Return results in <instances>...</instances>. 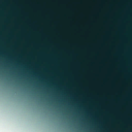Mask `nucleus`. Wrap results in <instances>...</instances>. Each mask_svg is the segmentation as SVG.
<instances>
[{
    "instance_id": "f257e3e1",
    "label": "nucleus",
    "mask_w": 132,
    "mask_h": 132,
    "mask_svg": "<svg viewBox=\"0 0 132 132\" xmlns=\"http://www.w3.org/2000/svg\"><path fill=\"white\" fill-rule=\"evenodd\" d=\"M71 64L75 66L73 72L74 73L77 75L75 77V80H77V82L79 83V86L81 88H83L85 92L88 93L89 91V87H85L84 88L83 87L82 83L80 81V79L81 77H79L78 76V75L80 73L79 72V70L80 69V62L77 60L76 62H73L71 63Z\"/></svg>"
},
{
    "instance_id": "f03ea898",
    "label": "nucleus",
    "mask_w": 132,
    "mask_h": 132,
    "mask_svg": "<svg viewBox=\"0 0 132 132\" xmlns=\"http://www.w3.org/2000/svg\"><path fill=\"white\" fill-rule=\"evenodd\" d=\"M123 98L122 100L119 99V103L118 104L117 107L116 108H114L113 109H108L106 110V111H110L112 113H116L118 115L117 117L119 119H123L122 118H121V116L123 117L124 116L126 115L125 114H123L120 111L119 109L121 108V105H124L125 104L126 102L125 99L127 98V96H123Z\"/></svg>"
},
{
    "instance_id": "7ed1b4c3",
    "label": "nucleus",
    "mask_w": 132,
    "mask_h": 132,
    "mask_svg": "<svg viewBox=\"0 0 132 132\" xmlns=\"http://www.w3.org/2000/svg\"><path fill=\"white\" fill-rule=\"evenodd\" d=\"M89 96L91 97L92 99H95L97 100L101 101V102L99 104L100 105H105L104 101H109L113 103H115L116 100L113 98L111 100L108 99L107 97L105 96H104L103 97H99L98 95H94L92 93H90Z\"/></svg>"
},
{
    "instance_id": "20e7f679",
    "label": "nucleus",
    "mask_w": 132,
    "mask_h": 132,
    "mask_svg": "<svg viewBox=\"0 0 132 132\" xmlns=\"http://www.w3.org/2000/svg\"><path fill=\"white\" fill-rule=\"evenodd\" d=\"M54 45L59 49L64 50L67 54H72L73 59L74 60L76 59L77 56L78 55V54L75 53V51L74 50H73L72 52H71L70 50H67L65 47H61L60 45V43H55L54 44Z\"/></svg>"
},
{
    "instance_id": "39448f33",
    "label": "nucleus",
    "mask_w": 132,
    "mask_h": 132,
    "mask_svg": "<svg viewBox=\"0 0 132 132\" xmlns=\"http://www.w3.org/2000/svg\"><path fill=\"white\" fill-rule=\"evenodd\" d=\"M31 19H28L27 20L25 21L29 25L30 27L32 29L36 31L37 30L38 27L39 26V25L38 24H35V23L37 22V21H35L34 22L32 23H31Z\"/></svg>"
},
{
    "instance_id": "423d86ee",
    "label": "nucleus",
    "mask_w": 132,
    "mask_h": 132,
    "mask_svg": "<svg viewBox=\"0 0 132 132\" xmlns=\"http://www.w3.org/2000/svg\"><path fill=\"white\" fill-rule=\"evenodd\" d=\"M116 55H119V58L118 59V60H117L116 61H120V60H121L122 62V63L120 65H119L118 66L119 67H122L123 66H124L125 69H127L128 67L127 66H126L125 62H123L125 61V60H124L123 56H122L121 54H119V52L117 53Z\"/></svg>"
},
{
    "instance_id": "0eeeda50",
    "label": "nucleus",
    "mask_w": 132,
    "mask_h": 132,
    "mask_svg": "<svg viewBox=\"0 0 132 132\" xmlns=\"http://www.w3.org/2000/svg\"><path fill=\"white\" fill-rule=\"evenodd\" d=\"M39 32L42 34V37L44 39H45L46 37H49V35H46V34L44 32V29L43 27H42L41 29L39 30Z\"/></svg>"
},
{
    "instance_id": "6e6552de",
    "label": "nucleus",
    "mask_w": 132,
    "mask_h": 132,
    "mask_svg": "<svg viewBox=\"0 0 132 132\" xmlns=\"http://www.w3.org/2000/svg\"><path fill=\"white\" fill-rule=\"evenodd\" d=\"M131 4H129L127 6V9L125 10L124 11V12H126L128 14H132V13L130 12V10L129 8H131Z\"/></svg>"
},
{
    "instance_id": "1a4fd4ad",
    "label": "nucleus",
    "mask_w": 132,
    "mask_h": 132,
    "mask_svg": "<svg viewBox=\"0 0 132 132\" xmlns=\"http://www.w3.org/2000/svg\"><path fill=\"white\" fill-rule=\"evenodd\" d=\"M120 29L123 32H126V26L125 24L123 23H122L121 26L120 28Z\"/></svg>"
},
{
    "instance_id": "9d476101",
    "label": "nucleus",
    "mask_w": 132,
    "mask_h": 132,
    "mask_svg": "<svg viewBox=\"0 0 132 132\" xmlns=\"http://www.w3.org/2000/svg\"><path fill=\"white\" fill-rule=\"evenodd\" d=\"M21 14L25 16H29V13L28 12H26L24 10H22Z\"/></svg>"
},
{
    "instance_id": "9b49d317",
    "label": "nucleus",
    "mask_w": 132,
    "mask_h": 132,
    "mask_svg": "<svg viewBox=\"0 0 132 132\" xmlns=\"http://www.w3.org/2000/svg\"><path fill=\"white\" fill-rule=\"evenodd\" d=\"M61 59L63 61L64 63L65 64H66V67L67 69L68 68V61L65 58H61Z\"/></svg>"
},
{
    "instance_id": "f8f14e48",
    "label": "nucleus",
    "mask_w": 132,
    "mask_h": 132,
    "mask_svg": "<svg viewBox=\"0 0 132 132\" xmlns=\"http://www.w3.org/2000/svg\"><path fill=\"white\" fill-rule=\"evenodd\" d=\"M123 41L127 43L128 41V38L125 36L123 35Z\"/></svg>"
},
{
    "instance_id": "ddd939ff",
    "label": "nucleus",
    "mask_w": 132,
    "mask_h": 132,
    "mask_svg": "<svg viewBox=\"0 0 132 132\" xmlns=\"http://www.w3.org/2000/svg\"><path fill=\"white\" fill-rule=\"evenodd\" d=\"M21 27L22 31L24 32H26L27 31V30L25 29V27L22 25H21Z\"/></svg>"
},
{
    "instance_id": "4468645a",
    "label": "nucleus",
    "mask_w": 132,
    "mask_h": 132,
    "mask_svg": "<svg viewBox=\"0 0 132 132\" xmlns=\"http://www.w3.org/2000/svg\"><path fill=\"white\" fill-rule=\"evenodd\" d=\"M32 43L34 44L35 46L36 47L41 46V45L40 44H36L34 42H32Z\"/></svg>"
},
{
    "instance_id": "2eb2a0df",
    "label": "nucleus",
    "mask_w": 132,
    "mask_h": 132,
    "mask_svg": "<svg viewBox=\"0 0 132 132\" xmlns=\"http://www.w3.org/2000/svg\"><path fill=\"white\" fill-rule=\"evenodd\" d=\"M105 0H101L102 1V4L100 5V6H101L102 7H103V5L105 4Z\"/></svg>"
},
{
    "instance_id": "dca6fc26",
    "label": "nucleus",
    "mask_w": 132,
    "mask_h": 132,
    "mask_svg": "<svg viewBox=\"0 0 132 132\" xmlns=\"http://www.w3.org/2000/svg\"><path fill=\"white\" fill-rule=\"evenodd\" d=\"M19 6L20 8L21 9H23L25 8L24 6L22 4H19Z\"/></svg>"
},
{
    "instance_id": "f3484780",
    "label": "nucleus",
    "mask_w": 132,
    "mask_h": 132,
    "mask_svg": "<svg viewBox=\"0 0 132 132\" xmlns=\"http://www.w3.org/2000/svg\"><path fill=\"white\" fill-rule=\"evenodd\" d=\"M25 36L26 39H30V34H28L27 36Z\"/></svg>"
},
{
    "instance_id": "a211bd4d",
    "label": "nucleus",
    "mask_w": 132,
    "mask_h": 132,
    "mask_svg": "<svg viewBox=\"0 0 132 132\" xmlns=\"http://www.w3.org/2000/svg\"><path fill=\"white\" fill-rule=\"evenodd\" d=\"M48 41L51 43H54V42L52 40V38L51 37H50V39H48Z\"/></svg>"
},
{
    "instance_id": "6ab92c4d",
    "label": "nucleus",
    "mask_w": 132,
    "mask_h": 132,
    "mask_svg": "<svg viewBox=\"0 0 132 132\" xmlns=\"http://www.w3.org/2000/svg\"><path fill=\"white\" fill-rule=\"evenodd\" d=\"M13 2H15L16 4H19V1L18 0H12Z\"/></svg>"
},
{
    "instance_id": "aec40b11",
    "label": "nucleus",
    "mask_w": 132,
    "mask_h": 132,
    "mask_svg": "<svg viewBox=\"0 0 132 132\" xmlns=\"http://www.w3.org/2000/svg\"><path fill=\"white\" fill-rule=\"evenodd\" d=\"M11 9L12 10H15L16 9V7H15L11 5Z\"/></svg>"
},
{
    "instance_id": "412c9836",
    "label": "nucleus",
    "mask_w": 132,
    "mask_h": 132,
    "mask_svg": "<svg viewBox=\"0 0 132 132\" xmlns=\"http://www.w3.org/2000/svg\"><path fill=\"white\" fill-rule=\"evenodd\" d=\"M131 75H130L129 74H128L126 76H125V77H131Z\"/></svg>"
},
{
    "instance_id": "4be33fe9",
    "label": "nucleus",
    "mask_w": 132,
    "mask_h": 132,
    "mask_svg": "<svg viewBox=\"0 0 132 132\" xmlns=\"http://www.w3.org/2000/svg\"><path fill=\"white\" fill-rule=\"evenodd\" d=\"M15 26H17V27H18V26H19V24L18 23L16 22V19L15 20Z\"/></svg>"
},
{
    "instance_id": "5701e85b",
    "label": "nucleus",
    "mask_w": 132,
    "mask_h": 132,
    "mask_svg": "<svg viewBox=\"0 0 132 132\" xmlns=\"http://www.w3.org/2000/svg\"><path fill=\"white\" fill-rule=\"evenodd\" d=\"M43 46L44 47H47V48H49L50 47V46H47L45 44H44Z\"/></svg>"
},
{
    "instance_id": "b1692460",
    "label": "nucleus",
    "mask_w": 132,
    "mask_h": 132,
    "mask_svg": "<svg viewBox=\"0 0 132 132\" xmlns=\"http://www.w3.org/2000/svg\"><path fill=\"white\" fill-rule=\"evenodd\" d=\"M127 15H124L123 16V19L126 18H127Z\"/></svg>"
},
{
    "instance_id": "393cba45",
    "label": "nucleus",
    "mask_w": 132,
    "mask_h": 132,
    "mask_svg": "<svg viewBox=\"0 0 132 132\" xmlns=\"http://www.w3.org/2000/svg\"><path fill=\"white\" fill-rule=\"evenodd\" d=\"M94 16H95L99 17V13H97L96 14L94 15Z\"/></svg>"
},
{
    "instance_id": "a878e982",
    "label": "nucleus",
    "mask_w": 132,
    "mask_h": 132,
    "mask_svg": "<svg viewBox=\"0 0 132 132\" xmlns=\"http://www.w3.org/2000/svg\"><path fill=\"white\" fill-rule=\"evenodd\" d=\"M13 15H14V16H18V13H14Z\"/></svg>"
},
{
    "instance_id": "bb28decb",
    "label": "nucleus",
    "mask_w": 132,
    "mask_h": 132,
    "mask_svg": "<svg viewBox=\"0 0 132 132\" xmlns=\"http://www.w3.org/2000/svg\"><path fill=\"white\" fill-rule=\"evenodd\" d=\"M0 39H2L3 40H4V39H6V38L5 37H3L2 36H1L0 37Z\"/></svg>"
},
{
    "instance_id": "cd10ccee",
    "label": "nucleus",
    "mask_w": 132,
    "mask_h": 132,
    "mask_svg": "<svg viewBox=\"0 0 132 132\" xmlns=\"http://www.w3.org/2000/svg\"><path fill=\"white\" fill-rule=\"evenodd\" d=\"M66 90H69V89H68L67 88V87H66V86H62Z\"/></svg>"
},
{
    "instance_id": "c85d7f7f",
    "label": "nucleus",
    "mask_w": 132,
    "mask_h": 132,
    "mask_svg": "<svg viewBox=\"0 0 132 132\" xmlns=\"http://www.w3.org/2000/svg\"><path fill=\"white\" fill-rule=\"evenodd\" d=\"M22 59L23 60H25V61H28V60H27V59L26 58H22Z\"/></svg>"
},
{
    "instance_id": "c756f323",
    "label": "nucleus",
    "mask_w": 132,
    "mask_h": 132,
    "mask_svg": "<svg viewBox=\"0 0 132 132\" xmlns=\"http://www.w3.org/2000/svg\"><path fill=\"white\" fill-rule=\"evenodd\" d=\"M130 93H132V88H131L130 89Z\"/></svg>"
},
{
    "instance_id": "7c9ffc66",
    "label": "nucleus",
    "mask_w": 132,
    "mask_h": 132,
    "mask_svg": "<svg viewBox=\"0 0 132 132\" xmlns=\"http://www.w3.org/2000/svg\"><path fill=\"white\" fill-rule=\"evenodd\" d=\"M28 54L29 55H31L32 54V52H30L28 53Z\"/></svg>"
},
{
    "instance_id": "2f4dec72",
    "label": "nucleus",
    "mask_w": 132,
    "mask_h": 132,
    "mask_svg": "<svg viewBox=\"0 0 132 132\" xmlns=\"http://www.w3.org/2000/svg\"><path fill=\"white\" fill-rule=\"evenodd\" d=\"M119 46H123V44L121 43L119 45Z\"/></svg>"
},
{
    "instance_id": "473e14b6",
    "label": "nucleus",
    "mask_w": 132,
    "mask_h": 132,
    "mask_svg": "<svg viewBox=\"0 0 132 132\" xmlns=\"http://www.w3.org/2000/svg\"><path fill=\"white\" fill-rule=\"evenodd\" d=\"M42 76H43L44 77L43 78L44 79H45V78H46L44 76V75L43 74L42 75Z\"/></svg>"
},
{
    "instance_id": "72a5a7b5",
    "label": "nucleus",
    "mask_w": 132,
    "mask_h": 132,
    "mask_svg": "<svg viewBox=\"0 0 132 132\" xmlns=\"http://www.w3.org/2000/svg\"><path fill=\"white\" fill-rule=\"evenodd\" d=\"M48 74H50L51 76H52L53 75L52 73H49Z\"/></svg>"
},
{
    "instance_id": "f704fd0d",
    "label": "nucleus",
    "mask_w": 132,
    "mask_h": 132,
    "mask_svg": "<svg viewBox=\"0 0 132 132\" xmlns=\"http://www.w3.org/2000/svg\"><path fill=\"white\" fill-rule=\"evenodd\" d=\"M56 31L57 32H60V31H59L57 29H56Z\"/></svg>"
},
{
    "instance_id": "c9c22d12",
    "label": "nucleus",
    "mask_w": 132,
    "mask_h": 132,
    "mask_svg": "<svg viewBox=\"0 0 132 132\" xmlns=\"http://www.w3.org/2000/svg\"><path fill=\"white\" fill-rule=\"evenodd\" d=\"M118 132H122V130H118Z\"/></svg>"
},
{
    "instance_id": "e433bc0d",
    "label": "nucleus",
    "mask_w": 132,
    "mask_h": 132,
    "mask_svg": "<svg viewBox=\"0 0 132 132\" xmlns=\"http://www.w3.org/2000/svg\"><path fill=\"white\" fill-rule=\"evenodd\" d=\"M31 64L32 65H34V62H32L31 63Z\"/></svg>"
},
{
    "instance_id": "4c0bfd02",
    "label": "nucleus",
    "mask_w": 132,
    "mask_h": 132,
    "mask_svg": "<svg viewBox=\"0 0 132 132\" xmlns=\"http://www.w3.org/2000/svg\"><path fill=\"white\" fill-rule=\"evenodd\" d=\"M54 23L55 24H57V22H54Z\"/></svg>"
},
{
    "instance_id": "58836bf2",
    "label": "nucleus",
    "mask_w": 132,
    "mask_h": 132,
    "mask_svg": "<svg viewBox=\"0 0 132 132\" xmlns=\"http://www.w3.org/2000/svg\"><path fill=\"white\" fill-rule=\"evenodd\" d=\"M0 47L2 49H3V48L2 46H0Z\"/></svg>"
},
{
    "instance_id": "ea45409f",
    "label": "nucleus",
    "mask_w": 132,
    "mask_h": 132,
    "mask_svg": "<svg viewBox=\"0 0 132 132\" xmlns=\"http://www.w3.org/2000/svg\"><path fill=\"white\" fill-rule=\"evenodd\" d=\"M5 2H8V0H5Z\"/></svg>"
},
{
    "instance_id": "a19ab883",
    "label": "nucleus",
    "mask_w": 132,
    "mask_h": 132,
    "mask_svg": "<svg viewBox=\"0 0 132 132\" xmlns=\"http://www.w3.org/2000/svg\"><path fill=\"white\" fill-rule=\"evenodd\" d=\"M96 21V20H94L93 21V22H95Z\"/></svg>"
},
{
    "instance_id": "79ce46f5",
    "label": "nucleus",
    "mask_w": 132,
    "mask_h": 132,
    "mask_svg": "<svg viewBox=\"0 0 132 132\" xmlns=\"http://www.w3.org/2000/svg\"><path fill=\"white\" fill-rule=\"evenodd\" d=\"M131 86L132 87V81H131Z\"/></svg>"
},
{
    "instance_id": "37998d69",
    "label": "nucleus",
    "mask_w": 132,
    "mask_h": 132,
    "mask_svg": "<svg viewBox=\"0 0 132 132\" xmlns=\"http://www.w3.org/2000/svg\"><path fill=\"white\" fill-rule=\"evenodd\" d=\"M81 15L82 16H84V15L83 14H82V13L81 14Z\"/></svg>"
},
{
    "instance_id": "c03bdc74",
    "label": "nucleus",
    "mask_w": 132,
    "mask_h": 132,
    "mask_svg": "<svg viewBox=\"0 0 132 132\" xmlns=\"http://www.w3.org/2000/svg\"><path fill=\"white\" fill-rule=\"evenodd\" d=\"M30 4H32V2H30Z\"/></svg>"
},
{
    "instance_id": "a18cd8bd",
    "label": "nucleus",
    "mask_w": 132,
    "mask_h": 132,
    "mask_svg": "<svg viewBox=\"0 0 132 132\" xmlns=\"http://www.w3.org/2000/svg\"><path fill=\"white\" fill-rule=\"evenodd\" d=\"M99 11L101 12V9H99Z\"/></svg>"
},
{
    "instance_id": "49530a36",
    "label": "nucleus",
    "mask_w": 132,
    "mask_h": 132,
    "mask_svg": "<svg viewBox=\"0 0 132 132\" xmlns=\"http://www.w3.org/2000/svg\"><path fill=\"white\" fill-rule=\"evenodd\" d=\"M42 67V68H45V67H44H44Z\"/></svg>"
},
{
    "instance_id": "de8ad7c7",
    "label": "nucleus",
    "mask_w": 132,
    "mask_h": 132,
    "mask_svg": "<svg viewBox=\"0 0 132 132\" xmlns=\"http://www.w3.org/2000/svg\"><path fill=\"white\" fill-rule=\"evenodd\" d=\"M8 21V20L7 19L6 21H5V22H7Z\"/></svg>"
},
{
    "instance_id": "09e8293b",
    "label": "nucleus",
    "mask_w": 132,
    "mask_h": 132,
    "mask_svg": "<svg viewBox=\"0 0 132 132\" xmlns=\"http://www.w3.org/2000/svg\"><path fill=\"white\" fill-rule=\"evenodd\" d=\"M22 18V19H24V17H22L21 18Z\"/></svg>"
},
{
    "instance_id": "8fccbe9b",
    "label": "nucleus",
    "mask_w": 132,
    "mask_h": 132,
    "mask_svg": "<svg viewBox=\"0 0 132 132\" xmlns=\"http://www.w3.org/2000/svg\"><path fill=\"white\" fill-rule=\"evenodd\" d=\"M71 9H73L72 8V6H71ZM74 9H73V10H74Z\"/></svg>"
},
{
    "instance_id": "3c124183",
    "label": "nucleus",
    "mask_w": 132,
    "mask_h": 132,
    "mask_svg": "<svg viewBox=\"0 0 132 132\" xmlns=\"http://www.w3.org/2000/svg\"><path fill=\"white\" fill-rule=\"evenodd\" d=\"M13 59H15L16 58L15 57H12Z\"/></svg>"
},
{
    "instance_id": "603ef678",
    "label": "nucleus",
    "mask_w": 132,
    "mask_h": 132,
    "mask_svg": "<svg viewBox=\"0 0 132 132\" xmlns=\"http://www.w3.org/2000/svg\"><path fill=\"white\" fill-rule=\"evenodd\" d=\"M6 55H9V54H6Z\"/></svg>"
},
{
    "instance_id": "864d4df0",
    "label": "nucleus",
    "mask_w": 132,
    "mask_h": 132,
    "mask_svg": "<svg viewBox=\"0 0 132 132\" xmlns=\"http://www.w3.org/2000/svg\"><path fill=\"white\" fill-rule=\"evenodd\" d=\"M60 55L61 56H62V54L61 53L60 54Z\"/></svg>"
},
{
    "instance_id": "5fc2aeb1",
    "label": "nucleus",
    "mask_w": 132,
    "mask_h": 132,
    "mask_svg": "<svg viewBox=\"0 0 132 132\" xmlns=\"http://www.w3.org/2000/svg\"><path fill=\"white\" fill-rule=\"evenodd\" d=\"M120 22H122V20H120Z\"/></svg>"
},
{
    "instance_id": "6e6d98bb",
    "label": "nucleus",
    "mask_w": 132,
    "mask_h": 132,
    "mask_svg": "<svg viewBox=\"0 0 132 132\" xmlns=\"http://www.w3.org/2000/svg\"><path fill=\"white\" fill-rule=\"evenodd\" d=\"M13 37H15V36H13Z\"/></svg>"
},
{
    "instance_id": "4d7b16f0",
    "label": "nucleus",
    "mask_w": 132,
    "mask_h": 132,
    "mask_svg": "<svg viewBox=\"0 0 132 132\" xmlns=\"http://www.w3.org/2000/svg\"><path fill=\"white\" fill-rule=\"evenodd\" d=\"M124 70H125V69L123 70H122V71H124Z\"/></svg>"
},
{
    "instance_id": "13d9d810",
    "label": "nucleus",
    "mask_w": 132,
    "mask_h": 132,
    "mask_svg": "<svg viewBox=\"0 0 132 132\" xmlns=\"http://www.w3.org/2000/svg\"><path fill=\"white\" fill-rule=\"evenodd\" d=\"M55 79L56 80V78H55Z\"/></svg>"
},
{
    "instance_id": "bf43d9fd",
    "label": "nucleus",
    "mask_w": 132,
    "mask_h": 132,
    "mask_svg": "<svg viewBox=\"0 0 132 132\" xmlns=\"http://www.w3.org/2000/svg\"><path fill=\"white\" fill-rule=\"evenodd\" d=\"M44 15L45 16H46L45 15V14H44Z\"/></svg>"
},
{
    "instance_id": "052dcab7",
    "label": "nucleus",
    "mask_w": 132,
    "mask_h": 132,
    "mask_svg": "<svg viewBox=\"0 0 132 132\" xmlns=\"http://www.w3.org/2000/svg\"><path fill=\"white\" fill-rule=\"evenodd\" d=\"M130 1H131V2H132V0H130Z\"/></svg>"
},
{
    "instance_id": "680f3d73",
    "label": "nucleus",
    "mask_w": 132,
    "mask_h": 132,
    "mask_svg": "<svg viewBox=\"0 0 132 132\" xmlns=\"http://www.w3.org/2000/svg\"><path fill=\"white\" fill-rule=\"evenodd\" d=\"M78 23L79 24H80L79 23V22H78Z\"/></svg>"
},
{
    "instance_id": "e2e57ef3",
    "label": "nucleus",
    "mask_w": 132,
    "mask_h": 132,
    "mask_svg": "<svg viewBox=\"0 0 132 132\" xmlns=\"http://www.w3.org/2000/svg\"><path fill=\"white\" fill-rule=\"evenodd\" d=\"M127 126H125V127L127 128Z\"/></svg>"
},
{
    "instance_id": "0e129e2a",
    "label": "nucleus",
    "mask_w": 132,
    "mask_h": 132,
    "mask_svg": "<svg viewBox=\"0 0 132 132\" xmlns=\"http://www.w3.org/2000/svg\"><path fill=\"white\" fill-rule=\"evenodd\" d=\"M12 73L13 74H14V72H13Z\"/></svg>"
},
{
    "instance_id": "69168bd1",
    "label": "nucleus",
    "mask_w": 132,
    "mask_h": 132,
    "mask_svg": "<svg viewBox=\"0 0 132 132\" xmlns=\"http://www.w3.org/2000/svg\"><path fill=\"white\" fill-rule=\"evenodd\" d=\"M72 97V96H71V98Z\"/></svg>"
},
{
    "instance_id": "338daca9",
    "label": "nucleus",
    "mask_w": 132,
    "mask_h": 132,
    "mask_svg": "<svg viewBox=\"0 0 132 132\" xmlns=\"http://www.w3.org/2000/svg\"><path fill=\"white\" fill-rule=\"evenodd\" d=\"M11 33H12V32L11 31Z\"/></svg>"
},
{
    "instance_id": "774afa93",
    "label": "nucleus",
    "mask_w": 132,
    "mask_h": 132,
    "mask_svg": "<svg viewBox=\"0 0 132 132\" xmlns=\"http://www.w3.org/2000/svg\"><path fill=\"white\" fill-rule=\"evenodd\" d=\"M122 50H123V49H122Z\"/></svg>"
}]
</instances>
